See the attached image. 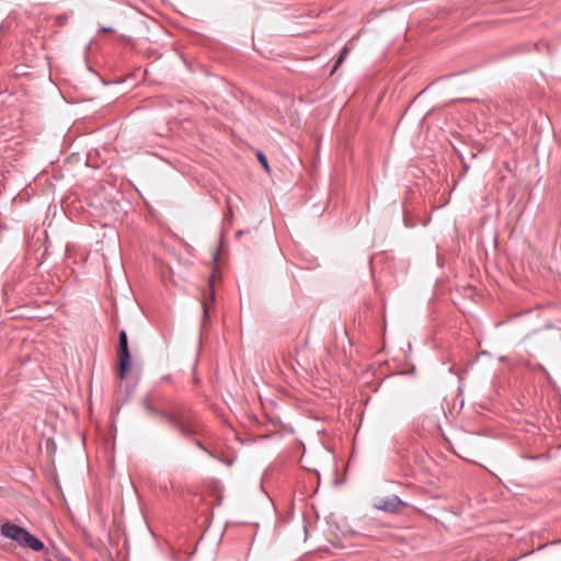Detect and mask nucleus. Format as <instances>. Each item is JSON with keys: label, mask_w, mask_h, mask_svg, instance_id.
<instances>
[{"label": "nucleus", "mask_w": 561, "mask_h": 561, "mask_svg": "<svg viewBox=\"0 0 561 561\" xmlns=\"http://www.w3.org/2000/svg\"><path fill=\"white\" fill-rule=\"evenodd\" d=\"M0 534L5 538L14 540L20 546L30 548L34 551H41L44 548V543L39 539L28 533L25 528L12 523L2 524L0 527Z\"/></svg>", "instance_id": "nucleus-1"}, {"label": "nucleus", "mask_w": 561, "mask_h": 561, "mask_svg": "<svg viewBox=\"0 0 561 561\" xmlns=\"http://www.w3.org/2000/svg\"><path fill=\"white\" fill-rule=\"evenodd\" d=\"M162 415L163 420L176 427L185 436L195 434L198 431V424L180 412Z\"/></svg>", "instance_id": "nucleus-2"}, {"label": "nucleus", "mask_w": 561, "mask_h": 561, "mask_svg": "<svg viewBox=\"0 0 561 561\" xmlns=\"http://www.w3.org/2000/svg\"><path fill=\"white\" fill-rule=\"evenodd\" d=\"M131 358L128 348V339L126 331L119 332L118 340V377L124 379L130 369Z\"/></svg>", "instance_id": "nucleus-3"}, {"label": "nucleus", "mask_w": 561, "mask_h": 561, "mask_svg": "<svg viewBox=\"0 0 561 561\" xmlns=\"http://www.w3.org/2000/svg\"><path fill=\"white\" fill-rule=\"evenodd\" d=\"M405 504L401 501V499L397 495H391L388 497L377 499L374 503V507L378 511H383L387 513H398Z\"/></svg>", "instance_id": "nucleus-4"}, {"label": "nucleus", "mask_w": 561, "mask_h": 561, "mask_svg": "<svg viewBox=\"0 0 561 561\" xmlns=\"http://www.w3.org/2000/svg\"><path fill=\"white\" fill-rule=\"evenodd\" d=\"M215 277H216V275H215V273H213L211 278L208 282L207 288L205 289V291L203 294L202 307H203L204 320H206L208 318L209 308L215 301V289H214Z\"/></svg>", "instance_id": "nucleus-5"}, {"label": "nucleus", "mask_w": 561, "mask_h": 561, "mask_svg": "<svg viewBox=\"0 0 561 561\" xmlns=\"http://www.w3.org/2000/svg\"><path fill=\"white\" fill-rule=\"evenodd\" d=\"M144 407L146 408V410L148 411V413H149L150 415H160V416L163 419V415H162L163 413L158 412V411L153 408V405L151 404V402L149 401V399H146V400L144 401Z\"/></svg>", "instance_id": "nucleus-6"}, {"label": "nucleus", "mask_w": 561, "mask_h": 561, "mask_svg": "<svg viewBox=\"0 0 561 561\" xmlns=\"http://www.w3.org/2000/svg\"><path fill=\"white\" fill-rule=\"evenodd\" d=\"M347 54H348V48H347V47H344V48L342 49V51H341V54H340L339 58H337V59H336V61H335V65H334V67H333L332 72H333V71H335V70H336V69L342 65V62H343V60L345 59V57L347 56Z\"/></svg>", "instance_id": "nucleus-7"}, {"label": "nucleus", "mask_w": 561, "mask_h": 561, "mask_svg": "<svg viewBox=\"0 0 561 561\" xmlns=\"http://www.w3.org/2000/svg\"><path fill=\"white\" fill-rule=\"evenodd\" d=\"M257 159H259L260 163L262 164V167H263L267 172H270V165H268L267 159H266V157L264 156V153H262V152H257Z\"/></svg>", "instance_id": "nucleus-8"}, {"label": "nucleus", "mask_w": 561, "mask_h": 561, "mask_svg": "<svg viewBox=\"0 0 561 561\" xmlns=\"http://www.w3.org/2000/svg\"><path fill=\"white\" fill-rule=\"evenodd\" d=\"M101 31L105 32V33L113 32V30L111 27H102Z\"/></svg>", "instance_id": "nucleus-9"}]
</instances>
